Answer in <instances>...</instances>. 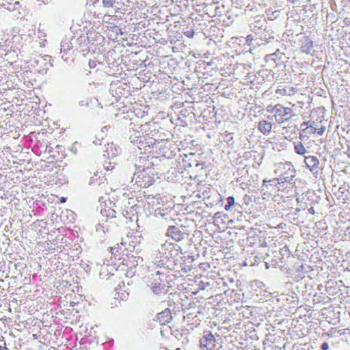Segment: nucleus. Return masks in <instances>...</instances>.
Masks as SVG:
<instances>
[{
    "label": "nucleus",
    "mask_w": 350,
    "mask_h": 350,
    "mask_svg": "<svg viewBox=\"0 0 350 350\" xmlns=\"http://www.w3.org/2000/svg\"><path fill=\"white\" fill-rule=\"evenodd\" d=\"M267 111L272 115L276 122L283 124L290 120L293 116V110L291 107H284L281 104L269 105L267 107Z\"/></svg>",
    "instance_id": "1"
},
{
    "label": "nucleus",
    "mask_w": 350,
    "mask_h": 350,
    "mask_svg": "<svg viewBox=\"0 0 350 350\" xmlns=\"http://www.w3.org/2000/svg\"><path fill=\"white\" fill-rule=\"evenodd\" d=\"M136 175V183L140 187H148L154 182L157 172L154 167H147L142 170H138Z\"/></svg>",
    "instance_id": "2"
},
{
    "label": "nucleus",
    "mask_w": 350,
    "mask_h": 350,
    "mask_svg": "<svg viewBox=\"0 0 350 350\" xmlns=\"http://www.w3.org/2000/svg\"><path fill=\"white\" fill-rule=\"evenodd\" d=\"M200 347L203 350H215L216 349V340L211 332L205 333L200 339Z\"/></svg>",
    "instance_id": "3"
},
{
    "label": "nucleus",
    "mask_w": 350,
    "mask_h": 350,
    "mask_svg": "<svg viewBox=\"0 0 350 350\" xmlns=\"http://www.w3.org/2000/svg\"><path fill=\"white\" fill-rule=\"evenodd\" d=\"M125 2L128 3V0H103V4L105 8H113L116 12L126 11L127 5Z\"/></svg>",
    "instance_id": "4"
},
{
    "label": "nucleus",
    "mask_w": 350,
    "mask_h": 350,
    "mask_svg": "<svg viewBox=\"0 0 350 350\" xmlns=\"http://www.w3.org/2000/svg\"><path fill=\"white\" fill-rule=\"evenodd\" d=\"M166 235L177 242L185 238V233L175 226H171L168 228Z\"/></svg>",
    "instance_id": "5"
},
{
    "label": "nucleus",
    "mask_w": 350,
    "mask_h": 350,
    "mask_svg": "<svg viewBox=\"0 0 350 350\" xmlns=\"http://www.w3.org/2000/svg\"><path fill=\"white\" fill-rule=\"evenodd\" d=\"M297 91V90L293 86L285 85L277 89L275 93L281 96H293Z\"/></svg>",
    "instance_id": "6"
},
{
    "label": "nucleus",
    "mask_w": 350,
    "mask_h": 350,
    "mask_svg": "<svg viewBox=\"0 0 350 350\" xmlns=\"http://www.w3.org/2000/svg\"><path fill=\"white\" fill-rule=\"evenodd\" d=\"M258 130L264 135H269L272 129V124L267 120H260L258 125Z\"/></svg>",
    "instance_id": "7"
},
{
    "label": "nucleus",
    "mask_w": 350,
    "mask_h": 350,
    "mask_svg": "<svg viewBox=\"0 0 350 350\" xmlns=\"http://www.w3.org/2000/svg\"><path fill=\"white\" fill-rule=\"evenodd\" d=\"M305 163L310 170H312L318 167L319 161L315 156H308L305 157Z\"/></svg>",
    "instance_id": "8"
},
{
    "label": "nucleus",
    "mask_w": 350,
    "mask_h": 350,
    "mask_svg": "<svg viewBox=\"0 0 350 350\" xmlns=\"http://www.w3.org/2000/svg\"><path fill=\"white\" fill-rule=\"evenodd\" d=\"M100 214L103 217L105 218V221L116 217V211L111 207H105L101 210Z\"/></svg>",
    "instance_id": "9"
},
{
    "label": "nucleus",
    "mask_w": 350,
    "mask_h": 350,
    "mask_svg": "<svg viewBox=\"0 0 350 350\" xmlns=\"http://www.w3.org/2000/svg\"><path fill=\"white\" fill-rule=\"evenodd\" d=\"M300 49L301 52L309 53L313 49V42L309 37H306L302 41Z\"/></svg>",
    "instance_id": "10"
},
{
    "label": "nucleus",
    "mask_w": 350,
    "mask_h": 350,
    "mask_svg": "<svg viewBox=\"0 0 350 350\" xmlns=\"http://www.w3.org/2000/svg\"><path fill=\"white\" fill-rule=\"evenodd\" d=\"M295 150L296 153L301 155L304 154L306 152L304 146L301 142L295 146Z\"/></svg>",
    "instance_id": "11"
},
{
    "label": "nucleus",
    "mask_w": 350,
    "mask_h": 350,
    "mask_svg": "<svg viewBox=\"0 0 350 350\" xmlns=\"http://www.w3.org/2000/svg\"><path fill=\"white\" fill-rule=\"evenodd\" d=\"M234 204V198L232 196H229L227 198V204L225 205V210L228 211L230 209L231 206Z\"/></svg>",
    "instance_id": "12"
},
{
    "label": "nucleus",
    "mask_w": 350,
    "mask_h": 350,
    "mask_svg": "<svg viewBox=\"0 0 350 350\" xmlns=\"http://www.w3.org/2000/svg\"><path fill=\"white\" fill-rule=\"evenodd\" d=\"M294 176L293 175H291V178H290L289 180H287L286 178H274L273 180H271V181H275L278 184H281V183H284V182H289L292 180L293 177ZM271 182V180H269Z\"/></svg>",
    "instance_id": "13"
},
{
    "label": "nucleus",
    "mask_w": 350,
    "mask_h": 350,
    "mask_svg": "<svg viewBox=\"0 0 350 350\" xmlns=\"http://www.w3.org/2000/svg\"><path fill=\"white\" fill-rule=\"evenodd\" d=\"M325 131V126H321L320 128H315V130H314V133H317L319 135H323Z\"/></svg>",
    "instance_id": "14"
},
{
    "label": "nucleus",
    "mask_w": 350,
    "mask_h": 350,
    "mask_svg": "<svg viewBox=\"0 0 350 350\" xmlns=\"http://www.w3.org/2000/svg\"><path fill=\"white\" fill-rule=\"evenodd\" d=\"M314 130H315V128L312 126H307L304 130V131H306L309 134H314Z\"/></svg>",
    "instance_id": "15"
},
{
    "label": "nucleus",
    "mask_w": 350,
    "mask_h": 350,
    "mask_svg": "<svg viewBox=\"0 0 350 350\" xmlns=\"http://www.w3.org/2000/svg\"><path fill=\"white\" fill-rule=\"evenodd\" d=\"M184 34H185L187 37H188V38H193V36H194V31H193V30L187 31H185V32H184Z\"/></svg>",
    "instance_id": "16"
},
{
    "label": "nucleus",
    "mask_w": 350,
    "mask_h": 350,
    "mask_svg": "<svg viewBox=\"0 0 350 350\" xmlns=\"http://www.w3.org/2000/svg\"><path fill=\"white\" fill-rule=\"evenodd\" d=\"M329 349V345L327 342H323L321 345V350H327Z\"/></svg>",
    "instance_id": "17"
},
{
    "label": "nucleus",
    "mask_w": 350,
    "mask_h": 350,
    "mask_svg": "<svg viewBox=\"0 0 350 350\" xmlns=\"http://www.w3.org/2000/svg\"><path fill=\"white\" fill-rule=\"evenodd\" d=\"M308 212L312 214V215H314L316 213V211H315V209L314 207H310L309 209H308Z\"/></svg>",
    "instance_id": "18"
},
{
    "label": "nucleus",
    "mask_w": 350,
    "mask_h": 350,
    "mask_svg": "<svg viewBox=\"0 0 350 350\" xmlns=\"http://www.w3.org/2000/svg\"><path fill=\"white\" fill-rule=\"evenodd\" d=\"M287 1L291 3L292 4L297 3L299 1V0H287Z\"/></svg>",
    "instance_id": "19"
},
{
    "label": "nucleus",
    "mask_w": 350,
    "mask_h": 350,
    "mask_svg": "<svg viewBox=\"0 0 350 350\" xmlns=\"http://www.w3.org/2000/svg\"><path fill=\"white\" fill-rule=\"evenodd\" d=\"M66 198L65 197H62L60 198V202L61 203H64L66 202Z\"/></svg>",
    "instance_id": "20"
},
{
    "label": "nucleus",
    "mask_w": 350,
    "mask_h": 350,
    "mask_svg": "<svg viewBox=\"0 0 350 350\" xmlns=\"http://www.w3.org/2000/svg\"><path fill=\"white\" fill-rule=\"evenodd\" d=\"M308 124V122H304V123L301 124V126H304V125H305V124Z\"/></svg>",
    "instance_id": "21"
}]
</instances>
